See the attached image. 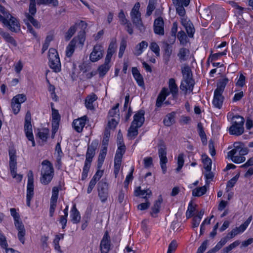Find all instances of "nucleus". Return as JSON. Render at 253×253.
Here are the masks:
<instances>
[{
	"label": "nucleus",
	"mask_w": 253,
	"mask_h": 253,
	"mask_svg": "<svg viewBox=\"0 0 253 253\" xmlns=\"http://www.w3.org/2000/svg\"><path fill=\"white\" fill-rule=\"evenodd\" d=\"M16 229L18 230V238L20 242L24 244L25 243V235L26 230L23 223H17L15 225Z\"/></svg>",
	"instance_id": "24"
},
{
	"label": "nucleus",
	"mask_w": 253,
	"mask_h": 253,
	"mask_svg": "<svg viewBox=\"0 0 253 253\" xmlns=\"http://www.w3.org/2000/svg\"><path fill=\"white\" fill-rule=\"evenodd\" d=\"M244 119L243 117L236 115L232 118V124L230 127L229 132L230 134L239 136L244 131Z\"/></svg>",
	"instance_id": "10"
},
{
	"label": "nucleus",
	"mask_w": 253,
	"mask_h": 253,
	"mask_svg": "<svg viewBox=\"0 0 253 253\" xmlns=\"http://www.w3.org/2000/svg\"><path fill=\"white\" fill-rule=\"evenodd\" d=\"M162 202L163 199L161 196L154 202L153 206L151 208L152 211L151 213L153 216H156L159 212Z\"/></svg>",
	"instance_id": "27"
},
{
	"label": "nucleus",
	"mask_w": 253,
	"mask_h": 253,
	"mask_svg": "<svg viewBox=\"0 0 253 253\" xmlns=\"http://www.w3.org/2000/svg\"><path fill=\"white\" fill-rule=\"evenodd\" d=\"M118 124V121L116 119V118H113L109 120L108 123V127L110 129H113L115 128Z\"/></svg>",
	"instance_id": "63"
},
{
	"label": "nucleus",
	"mask_w": 253,
	"mask_h": 253,
	"mask_svg": "<svg viewBox=\"0 0 253 253\" xmlns=\"http://www.w3.org/2000/svg\"><path fill=\"white\" fill-rule=\"evenodd\" d=\"M194 81L191 77H186L181 82V89L185 93H190L193 89Z\"/></svg>",
	"instance_id": "18"
},
{
	"label": "nucleus",
	"mask_w": 253,
	"mask_h": 253,
	"mask_svg": "<svg viewBox=\"0 0 253 253\" xmlns=\"http://www.w3.org/2000/svg\"><path fill=\"white\" fill-rule=\"evenodd\" d=\"M248 150L244 148L243 144L240 142H235L234 148L228 152L227 154L228 158L234 163L240 164L244 162L246 160L244 156L247 154Z\"/></svg>",
	"instance_id": "3"
},
{
	"label": "nucleus",
	"mask_w": 253,
	"mask_h": 253,
	"mask_svg": "<svg viewBox=\"0 0 253 253\" xmlns=\"http://www.w3.org/2000/svg\"><path fill=\"white\" fill-rule=\"evenodd\" d=\"M2 36L6 42L11 43L14 46L16 45L15 40L9 34L4 33L2 34Z\"/></svg>",
	"instance_id": "53"
},
{
	"label": "nucleus",
	"mask_w": 253,
	"mask_h": 253,
	"mask_svg": "<svg viewBox=\"0 0 253 253\" xmlns=\"http://www.w3.org/2000/svg\"><path fill=\"white\" fill-rule=\"evenodd\" d=\"M90 167V164L85 163L83 168V172L82 174V180H85L88 175V172L89 171Z\"/></svg>",
	"instance_id": "48"
},
{
	"label": "nucleus",
	"mask_w": 253,
	"mask_h": 253,
	"mask_svg": "<svg viewBox=\"0 0 253 253\" xmlns=\"http://www.w3.org/2000/svg\"><path fill=\"white\" fill-rule=\"evenodd\" d=\"M63 239L64 234H59L55 236V237L53 242L55 250L59 253H61L62 252L59 243L61 240H63Z\"/></svg>",
	"instance_id": "33"
},
{
	"label": "nucleus",
	"mask_w": 253,
	"mask_h": 253,
	"mask_svg": "<svg viewBox=\"0 0 253 253\" xmlns=\"http://www.w3.org/2000/svg\"><path fill=\"white\" fill-rule=\"evenodd\" d=\"M31 118L30 113L28 112L27 113L25 116L24 125L25 132L28 140L32 142V146H35V142L33 134L32 126L31 123Z\"/></svg>",
	"instance_id": "14"
},
{
	"label": "nucleus",
	"mask_w": 253,
	"mask_h": 253,
	"mask_svg": "<svg viewBox=\"0 0 253 253\" xmlns=\"http://www.w3.org/2000/svg\"><path fill=\"white\" fill-rule=\"evenodd\" d=\"M86 121L87 117L86 116L75 120L73 122L74 129L78 132H82L86 124Z\"/></svg>",
	"instance_id": "21"
},
{
	"label": "nucleus",
	"mask_w": 253,
	"mask_h": 253,
	"mask_svg": "<svg viewBox=\"0 0 253 253\" xmlns=\"http://www.w3.org/2000/svg\"><path fill=\"white\" fill-rule=\"evenodd\" d=\"M70 216L71 220L74 223H77L80 221L81 216L80 213L77 210L75 205H74L72 208Z\"/></svg>",
	"instance_id": "30"
},
{
	"label": "nucleus",
	"mask_w": 253,
	"mask_h": 253,
	"mask_svg": "<svg viewBox=\"0 0 253 253\" xmlns=\"http://www.w3.org/2000/svg\"><path fill=\"white\" fill-rule=\"evenodd\" d=\"M109 63H106L100 66L98 68V71L100 76H104L109 69Z\"/></svg>",
	"instance_id": "55"
},
{
	"label": "nucleus",
	"mask_w": 253,
	"mask_h": 253,
	"mask_svg": "<svg viewBox=\"0 0 253 253\" xmlns=\"http://www.w3.org/2000/svg\"><path fill=\"white\" fill-rule=\"evenodd\" d=\"M49 65L55 72L61 71V65L57 51L55 48H50L48 51Z\"/></svg>",
	"instance_id": "12"
},
{
	"label": "nucleus",
	"mask_w": 253,
	"mask_h": 253,
	"mask_svg": "<svg viewBox=\"0 0 253 253\" xmlns=\"http://www.w3.org/2000/svg\"><path fill=\"white\" fill-rule=\"evenodd\" d=\"M34 195V185H27V195H26V204L28 207H30L31 200Z\"/></svg>",
	"instance_id": "34"
},
{
	"label": "nucleus",
	"mask_w": 253,
	"mask_h": 253,
	"mask_svg": "<svg viewBox=\"0 0 253 253\" xmlns=\"http://www.w3.org/2000/svg\"><path fill=\"white\" fill-rule=\"evenodd\" d=\"M150 48L155 53L156 56H159L160 55V48L157 43L152 42L150 45Z\"/></svg>",
	"instance_id": "56"
},
{
	"label": "nucleus",
	"mask_w": 253,
	"mask_h": 253,
	"mask_svg": "<svg viewBox=\"0 0 253 253\" xmlns=\"http://www.w3.org/2000/svg\"><path fill=\"white\" fill-rule=\"evenodd\" d=\"M96 95L94 93L88 95L85 100V106L87 109L93 110L94 109L93 103L97 99Z\"/></svg>",
	"instance_id": "28"
},
{
	"label": "nucleus",
	"mask_w": 253,
	"mask_h": 253,
	"mask_svg": "<svg viewBox=\"0 0 253 253\" xmlns=\"http://www.w3.org/2000/svg\"><path fill=\"white\" fill-rule=\"evenodd\" d=\"M240 242L239 241H236L233 243L231 244L229 246L226 247L224 249V252L225 253H229L231 250L235 249L236 247L238 246Z\"/></svg>",
	"instance_id": "52"
},
{
	"label": "nucleus",
	"mask_w": 253,
	"mask_h": 253,
	"mask_svg": "<svg viewBox=\"0 0 253 253\" xmlns=\"http://www.w3.org/2000/svg\"><path fill=\"white\" fill-rule=\"evenodd\" d=\"M119 104H117L115 106L113 107L109 112V116L112 118H118L119 110H118Z\"/></svg>",
	"instance_id": "47"
},
{
	"label": "nucleus",
	"mask_w": 253,
	"mask_h": 253,
	"mask_svg": "<svg viewBox=\"0 0 253 253\" xmlns=\"http://www.w3.org/2000/svg\"><path fill=\"white\" fill-rule=\"evenodd\" d=\"M148 46V43L145 41H142L138 44L134 50V54L136 55H140Z\"/></svg>",
	"instance_id": "36"
},
{
	"label": "nucleus",
	"mask_w": 253,
	"mask_h": 253,
	"mask_svg": "<svg viewBox=\"0 0 253 253\" xmlns=\"http://www.w3.org/2000/svg\"><path fill=\"white\" fill-rule=\"evenodd\" d=\"M30 3L29 5V13H25L26 18L24 19V22L27 26L28 31L31 33L33 36H36V33L29 22H30L35 27L39 28L40 24L39 22L33 17L37 11L36 7V0H30Z\"/></svg>",
	"instance_id": "4"
},
{
	"label": "nucleus",
	"mask_w": 253,
	"mask_h": 253,
	"mask_svg": "<svg viewBox=\"0 0 253 253\" xmlns=\"http://www.w3.org/2000/svg\"><path fill=\"white\" fill-rule=\"evenodd\" d=\"M252 220V216H250L247 220L241 224L239 227H237L233 229L229 233V236L230 238H233L235 236L243 233L248 227ZM229 237V236H228Z\"/></svg>",
	"instance_id": "15"
},
{
	"label": "nucleus",
	"mask_w": 253,
	"mask_h": 253,
	"mask_svg": "<svg viewBox=\"0 0 253 253\" xmlns=\"http://www.w3.org/2000/svg\"><path fill=\"white\" fill-rule=\"evenodd\" d=\"M103 47L100 44L95 45L92 51L90 54V60L92 62H96L100 59L103 56Z\"/></svg>",
	"instance_id": "16"
},
{
	"label": "nucleus",
	"mask_w": 253,
	"mask_h": 253,
	"mask_svg": "<svg viewBox=\"0 0 253 253\" xmlns=\"http://www.w3.org/2000/svg\"><path fill=\"white\" fill-rule=\"evenodd\" d=\"M151 191L149 189L141 190L140 187L136 188L134 190V195L136 196H141L144 199H147L151 195Z\"/></svg>",
	"instance_id": "26"
},
{
	"label": "nucleus",
	"mask_w": 253,
	"mask_h": 253,
	"mask_svg": "<svg viewBox=\"0 0 253 253\" xmlns=\"http://www.w3.org/2000/svg\"><path fill=\"white\" fill-rule=\"evenodd\" d=\"M118 18L119 19L120 22L123 25H126V30L129 34L133 33V29L132 28L131 24L129 22L126 18V14L124 13L123 10H121L118 14Z\"/></svg>",
	"instance_id": "20"
},
{
	"label": "nucleus",
	"mask_w": 253,
	"mask_h": 253,
	"mask_svg": "<svg viewBox=\"0 0 253 253\" xmlns=\"http://www.w3.org/2000/svg\"><path fill=\"white\" fill-rule=\"evenodd\" d=\"M207 190V185L197 187L192 190V195L195 197H200L206 193Z\"/></svg>",
	"instance_id": "32"
},
{
	"label": "nucleus",
	"mask_w": 253,
	"mask_h": 253,
	"mask_svg": "<svg viewBox=\"0 0 253 253\" xmlns=\"http://www.w3.org/2000/svg\"><path fill=\"white\" fill-rule=\"evenodd\" d=\"M174 115L175 114L174 113L167 115L164 120V123L165 125L167 126H170L171 125L174 121Z\"/></svg>",
	"instance_id": "41"
},
{
	"label": "nucleus",
	"mask_w": 253,
	"mask_h": 253,
	"mask_svg": "<svg viewBox=\"0 0 253 253\" xmlns=\"http://www.w3.org/2000/svg\"><path fill=\"white\" fill-rule=\"evenodd\" d=\"M95 148L91 145L89 146L86 154V159L85 163L91 164L92 158L95 154Z\"/></svg>",
	"instance_id": "31"
},
{
	"label": "nucleus",
	"mask_w": 253,
	"mask_h": 253,
	"mask_svg": "<svg viewBox=\"0 0 253 253\" xmlns=\"http://www.w3.org/2000/svg\"><path fill=\"white\" fill-rule=\"evenodd\" d=\"M37 3L38 5H51L54 7L58 5V0H37Z\"/></svg>",
	"instance_id": "38"
},
{
	"label": "nucleus",
	"mask_w": 253,
	"mask_h": 253,
	"mask_svg": "<svg viewBox=\"0 0 253 253\" xmlns=\"http://www.w3.org/2000/svg\"><path fill=\"white\" fill-rule=\"evenodd\" d=\"M122 157L119 154H116L114 160L115 173L117 174L120 169Z\"/></svg>",
	"instance_id": "39"
},
{
	"label": "nucleus",
	"mask_w": 253,
	"mask_h": 253,
	"mask_svg": "<svg viewBox=\"0 0 253 253\" xmlns=\"http://www.w3.org/2000/svg\"><path fill=\"white\" fill-rule=\"evenodd\" d=\"M240 176V173L238 172L237 174H236L235 176H234L231 179H230L227 184V187L228 188H232L237 181L238 180L239 177Z\"/></svg>",
	"instance_id": "58"
},
{
	"label": "nucleus",
	"mask_w": 253,
	"mask_h": 253,
	"mask_svg": "<svg viewBox=\"0 0 253 253\" xmlns=\"http://www.w3.org/2000/svg\"><path fill=\"white\" fill-rule=\"evenodd\" d=\"M228 82V79L225 78L220 81L217 85V88L214 91L212 104L216 108L220 109L222 106L224 97L222 93Z\"/></svg>",
	"instance_id": "6"
},
{
	"label": "nucleus",
	"mask_w": 253,
	"mask_h": 253,
	"mask_svg": "<svg viewBox=\"0 0 253 253\" xmlns=\"http://www.w3.org/2000/svg\"><path fill=\"white\" fill-rule=\"evenodd\" d=\"M10 172L13 178H15L17 181H20L23 177L22 175L16 173V169H10Z\"/></svg>",
	"instance_id": "60"
},
{
	"label": "nucleus",
	"mask_w": 253,
	"mask_h": 253,
	"mask_svg": "<svg viewBox=\"0 0 253 253\" xmlns=\"http://www.w3.org/2000/svg\"><path fill=\"white\" fill-rule=\"evenodd\" d=\"M140 4L139 2H136L132 8L130 16L133 23L140 31L144 30V27L142 24L141 19V13L139 11Z\"/></svg>",
	"instance_id": "11"
},
{
	"label": "nucleus",
	"mask_w": 253,
	"mask_h": 253,
	"mask_svg": "<svg viewBox=\"0 0 253 253\" xmlns=\"http://www.w3.org/2000/svg\"><path fill=\"white\" fill-rule=\"evenodd\" d=\"M177 247V243L175 240H173L169 244L167 253H173Z\"/></svg>",
	"instance_id": "57"
},
{
	"label": "nucleus",
	"mask_w": 253,
	"mask_h": 253,
	"mask_svg": "<svg viewBox=\"0 0 253 253\" xmlns=\"http://www.w3.org/2000/svg\"><path fill=\"white\" fill-rule=\"evenodd\" d=\"M67 67L72 79L73 80H76L80 73L79 70L77 68L76 65L74 63L69 62L67 64Z\"/></svg>",
	"instance_id": "23"
},
{
	"label": "nucleus",
	"mask_w": 253,
	"mask_h": 253,
	"mask_svg": "<svg viewBox=\"0 0 253 253\" xmlns=\"http://www.w3.org/2000/svg\"><path fill=\"white\" fill-rule=\"evenodd\" d=\"M164 21L162 18L156 19L154 23V32L156 34L163 35L164 34Z\"/></svg>",
	"instance_id": "22"
},
{
	"label": "nucleus",
	"mask_w": 253,
	"mask_h": 253,
	"mask_svg": "<svg viewBox=\"0 0 253 253\" xmlns=\"http://www.w3.org/2000/svg\"><path fill=\"white\" fill-rule=\"evenodd\" d=\"M189 54V50L186 48H181L180 49L177 56L180 61H184L186 60L187 57Z\"/></svg>",
	"instance_id": "37"
},
{
	"label": "nucleus",
	"mask_w": 253,
	"mask_h": 253,
	"mask_svg": "<svg viewBox=\"0 0 253 253\" xmlns=\"http://www.w3.org/2000/svg\"><path fill=\"white\" fill-rule=\"evenodd\" d=\"M131 71L132 76L137 84L140 86H143L144 85L143 78L137 68L136 67H132Z\"/></svg>",
	"instance_id": "25"
},
{
	"label": "nucleus",
	"mask_w": 253,
	"mask_h": 253,
	"mask_svg": "<svg viewBox=\"0 0 253 253\" xmlns=\"http://www.w3.org/2000/svg\"><path fill=\"white\" fill-rule=\"evenodd\" d=\"M184 163V155L183 154H180L177 157V168L176 169L177 171H179L181 169Z\"/></svg>",
	"instance_id": "54"
},
{
	"label": "nucleus",
	"mask_w": 253,
	"mask_h": 253,
	"mask_svg": "<svg viewBox=\"0 0 253 253\" xmlns=\"http://www.w3.org/2000/svg\"><path fill=\"white\" fill-rule=\"evenodd\" d=\"M100 248L101 253H108L110 249V239L107 232L103 235L100 242Z\"/></svg>",
	"instance_id": "19"
},
{
	"label": "nucleus",
	"mask_w": 253,
	"mask_h": 253,
	"mask_svg": "<svg viewBox=\"0 0 253 253\" xmlns=\"http://www.w3.org/2000/svg\"><path fill=\"white\" fill-rule=\"evenodd\" d=\"M195 211V207L191 202L188 205V209L186 212V215L187 218L191 217Z\"/></svg>",
	"instance_id": "49"
},
{
	"label": "nucleus",
	"mask_w": 253,
	"mask_h": 253,
	"mask_svg": "<svg viewBox=\"0 0 253 253\" xmlns=\"http://www.w3.org/2000/svg\"><path fill=\"white\" fill-rule=\"evenodd\" d=\"M144 112L139 111L134 116L133 120L128 131V136L133 138L138 134V128L141 127L144 122Z\"/></svg>",
	"instance_id": "8"
},
{
	"label": "nucleus",
	"mask_w": 253,
	"mask_h": 253,
	"mask_svg": "<svg viewBox=\"0 0 253 253\" xmlns=\"http://www.w3.org/2000/svg\"><path fill=\"white\" fill-rule=\"evenodd\" d=\"M59 189L57 187H54L52 188V196L50 199L51 203H57L58 198Z\"/></svg>",
	"instance_id": "45"
},
{
	"label": "nucleus",
	"mask_w": 253,
	"mask_h": 253,
	"mask_svg": "<svg viewBox=\"0 0 253 253\" xmlns=\"http://www.w3.org/2000/svg\"><path fill=\"white\" fill-rule=\"evenodd\" d=\"M9 166L10 169H17L16 151L14 149H10L9 151Z\"/></svg>",
	"instance_id": "29"
},
{
	"label": "nucleus",
	"mask_w": 253,
	"mask_h": 253,
	"mask_svg": "<svg viewBox=\"0 0 253 253\" xmlns=\"http://www.w3.org/2000/svg\"><path fill=\"white\" fill-rule=\"evenodd\" d=\"M166 147L165 145L161 146L159 149V156L160 159V165L164 173L167 171L166 164L168 162V159L166 156Z\"/></svg>",
	"instance_id": "17"
},
{
	"label": "nucleus",
	"mask_w": 253,
	"mask_h": 253,
	"mask_svg": "<svg viewBox=\"0 0 253 253\" xmlns=\"http://www.w3.org/2000/svg\"><path fill=\"white\" fill-rule=\"evenodd\" d=\"M49 133L48 129L44 128L40 130L38 132L39 138L42 141H46Z\"/></svg>",
	"instance_id": "46"
},
{
	"label": "nucleus",
	"mask_w": 253,
	"mask_h": 253,
	"mask_svg": "<svg viewBox=\"0 0 253 253\" xmlns=\"http://www.w3.org/2000/svg\"><path fill=\"white\" fill-rule=\"evenodd\" d=\"M202 160L205 169L208 171H210L212 164L211 159L206 155H202Z\"/></svg>",
	"instance_id": "35"
},
{
	"label": "nucleus",
	"mask_w": 253,
	"mask_h": 253,
	"mask_svg": "<svg viewBox=\"0 0 253 253\" xmlns=\"http://www.w3.org/2000/svg\"><path fill=\"white\" fill-rule=\"evenodd\" d=\"M60 120V116L58 111L53 108L52 109V122L59 123Z\"/></svg>",
	"instance_id": "51"
},
{
	"label": "nucleus",
	"mask_w": 253,
	"mask_h": 253,
	"mask_svg": "<svg viewBox=\"0 0 253 253\" xmlns=\"http://www.w3.org/2000/svg\"><path fill=\"white\" fill-rule=\"evenodd\" d=\"M98 195L102 202H104L107 200L108 197L107 190L104 188L98 189Z\"/></svg>",
	"instance_id": "44"
},
{
	"label": "nucleus",
	"mask_w": 253,
	"mask_h": 253,
	"mask_svg": "<svg viewBox=\"0 0 253 253\" xmlns=\"http://www.w3.org/2000/svg\"><path fill=\"white\" fill-rule=\"evenodd\" d=\"M177 38L180 43L182 45H185L188 42L187 36L183 31L178 32Z\"/></svg>",
	"instance_id": "43"
},
{
	"label": "nucleus",
	"mask_w": 253,
	"mask_h": 253,
	"mask_svg": "<svg viewBox=\"0 0 253 253\" xmlns=\"http://www.w3.org/2000/svg\"><path fill=\"white\" fill-rule=\"evenodd\" d=\"M14 67L15 72L17 74H19L23 67V64L22 61L19 60L17 63H15L14 65Z\"/></svg>",
	"instance_id": "62"
},
{
	"label": "nucleus",
	"mask_w": 253,
	"mask_h": 253,
	"mask_svg": "<svg viewBox=\"0 0 253 253\" xmlns=\"http://www.w3.org/2000/svg\"><path fill=\"white\" fill-rule=\"evenodd\" d=\"M227 54V50L225 49L221 52H218L213 54H211L208 59V62H211L218 59L220 56L226 55Z\"/></svg>",
	"instance_id": "40"
},
{
	"label": "nucleus",
	"mask_w": 253,
	"mask_h": 253,
	"mask_svg": "<svg viewBox=\"0 0 253 253\" xmlns=\"http://www.w3.org/2000/svg\"><path fill=\"white\" fill-rule=\"evenodd\" d=\"M169 91L167 88L164 87L160 93L156 101V106L158 107L161 106L162 103L166 99V97L170 93L173 98H175L178 92V87L175 84V81L174 79L171 78L169 81Z\"/></svg>",
	"instance_id": "5"
},
{
	"label": "nucleus",
	"mask_w": 253,
	"mask_h": 253,
	"mask_svg": "<svg viewBox=\"0 0 253 253\" xmlns=\"http://www.w3.org/2000/svg\"><path fill=\"white\" fill-rule=\"evenodd\" d=\"M0 21L11 31L17 32L20 30V24L16 18L13 17L0 5Z\"/></svg>",
	"instance_id": "2"
},
{
	"label": "nucleus",
	"mask_w": 253,
	"mask_h": 253,
	"mask_svg": "<svg viewBox=\"0 0 253 253\" xmlns=\"http://www.w3.org/2000/svg\"><path fill=\"white\" fill-rule=\"evenodd\" d=\"M126 46V41L123 40L121 42L118 56L119 58L122 57Z\"/></svg>",
	"instance_id": "59"
},
{
	"label": "nucleus",
	"mask_w": 253,
	"mask_h": 253,
	"mask_svg": "<svg viewBox=\"0 0 253 253\" xmlns=\"http://www.w3.org/2000/svg\"><path fill=\"white\" fill-rule=\"evenodd\" d=\"M172 1L176 7L177 13L181 16V24L185 27L189 37H192L195 29L193 24L185 16V10L184 8V6L186 7L189 5L190 0H172Z\"/></svg>",
	"instance_id": "1"
},
{
	"label": "nucleus",
	"mask_w": 253,
	"mask_h": 253,
	"mask_svg": "<svg viewBox=\"0 0 253 253\" xmlns=\"http://www.w3.org/2000/svg\"><path fill=\"white\" fill-rule=\"evenodd\" d=\"M77 29L76 26H71L65 35V38L66 40H69L75 34Z\"/></svg>",
	"instance_id": "50"
},
{
	"label": "nucleus",
	"mask_w": 253,
	"mask_h": 253,
	"mask_svg": "<svg viewBox=\"0 0 253 253\" xmlns=\"http://www.w3.org/2000/svg\"><path fill=\"white\" fill-rule=\"evenodd\" d=\"M10 213L14 219V225L17 223H22L20 219L19 214L16 211V210L14 208L10 209Z\"/></svg>",
	"instance_id": "42"
},
{
	"label": "nucleus",
	"mask_w": 253,
	"mask_h": 253,
	"mask_svg": "<svg viewBox=\"0 0 253 253\" xmlns=\"http://www.w3.org/2000/svg\"><path fill=\"white\" fill-rule=\"evenodd\" d=\"M27 99L26 96L24 94H19L13 97L11 100V108L15 114H18L21 109V104Z\"/></svg>",
	"instance_id": "13"
},
{
	"label": "nucleus",
	"mask_w": 253,
	"mask_h": 253,
	"mask_svg": "<svg viewBox=\"0 0 253 253\" xmlns=\"http://www.w3.org/2000/svg\"><path fill=\"white\" fill-rule=\"evenodd\" d=\"M245 80H246L245 77L243 75L241 74L239 76V78L237 82H236V85L239 86L241 87L243 86L244 85V84H245Z\"/></svg>",
	"instance_id": "64"
},
{
	"label": "nucleus",
	"mask_w": 253,
	"mask_h": 253,
	"mask_svg": "<svg viewBox=\"0 0 253 253\" xmlns=\"http://www.w3.org/2000/svg\"><path fill=\"white\" fill-rule=\"evenodd\" d=\"M155 2L154 0H150L149 4L147 8V14L150 15L152 14V11L155 9Z\"/></svg>",
	"instance_id": "61"
},
{
	"label": "nucleus",
	"mask_w": 253,
	"mask_h": 253,
	"mask_svg": "<svg viewBox=\"0 0 253 253\" xmlns=\"http://www.w3.org/2000/svg\"><path fill=\"white\" fill-rule=\"evenodd\" d=\"M53 173L54 171L51 164L47 160L43 161L42 162L41 183L44 185L48 184L53 178Z\"/></svg>",
	"instance_id": "9"
},
{
	"label": "nucleus",
	"mask_w": 253,
	"mask_h": 253,
	"mask_svg": "<svg viewBox=\"0 0 253 253\" xmlns=\"http://www.w3.org/2000/svg\"><path fill=\"white\" fill-rule=\"evenodd\" d=\"M85 40L84 32L80 33L78 36L73 38L70 42L66 48V55L70 57L74 53L75 49L79 48L81 50L84 46Z\"/></svg>",
	"instance_id": "7"
}]
</instances>
